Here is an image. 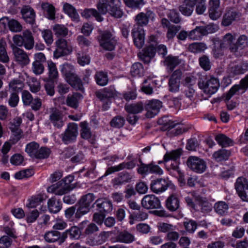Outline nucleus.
<instances>
[{
    "label": "nucleus",
    "mask_w": 248,
    "mask_h": 248,
    "mask_svg": "<svg viewBox=\"0 0 248 248\" xmlns=\"http://www.w3.org/2000/svg\"><path fill=\"white\" fill-rule=\"evenodd\" d=\"M74 180V177L68 176L62 179L58 183L53 184L47 188L48 193L54 194L57 195H62L70 191L72 187L70 184Z\"/></svg>",
    "instance_id": "7ed1b4c3"
},
{
    "label": "nucleus",
    "mask_w": 248,
    "mask_h": 248,
    "mask_svg": "<svg viewBox=\"0 0 248 248\" xmlns=\"http://www.w3.org/2000/svg\"><path fill=\"white\" fill-rule=\"evenodd\" d=\"M7 24L10 31L12 32H19L22 30V26L21 24L15 19H10L7 17H3L0 19V27H2L3 28H5Z\"/></svg>",
    "instance_id": "2eb2a0df"
},
{
    "label": "nucleus",
    "mask_w": 248,
    "mask_h": 248,
    "mask_svg": "<svg viewBox=\"0 0 248 248\" xmlns=\"http://www.w3.org/2000/svg\"><path fill=\"white\" fill-rule=\"evenodd\" d=\"M60 237V232L54 230L48 231L44 234V239L48 243H54L57 241Z\"/></svg>",
    "instance_id": "603ef678"
},
{
    "label": "nucleus",
    "mask_w": 248,
    "mask_h": 248,
    "mask_svg": "<svg viewBox=\"0 0 248 248\" xmlns=\"http://www.w3.org/2000/svg\"><path fill=\"white\" fill-rule=\"evenodd\" d=\"M94 196L93 193H88L81 197L78 203H81L91 207V204L94 201Z\"/></svg>",
    "instance_id": "69168bd1"
},
{
    "label": "nucleus",
    "mask_w": 248,
    "mask_h": 248,
    "mask_svg": "<svg viewBox=\"0 0 248 248\" xmlns=\"http://www.w3.org/2000/svg\"><path fill=\"white\" fill-rule=\"evenodd\" d=\"M182 154V150L181 149L173 150L170 152H167L164 155L163 160L162 161H159L158 163L160 164L163 162H168L170 160L175 161L180 157Z\"/></svg>",
    "instance_id": "e433bc0d"
},
{
    "label": "nucleus",
    "mask_w": 248,
    "mask_h": 248,
    "mask_svg": "<svg viewBox=\"0 0 248 248\" xmlns=\"http://www.w3.org/2000/svg\"><path fill=\"white\" fill-rule=\"evenodd\" d=\"M207 46L204 43L195 42L189 45L188 50L193 53H199L203 52L206 49Z\"/></svg>",
    "instance_id": "49530a36"
},
{
    "label": "nucleus",
    "mask_w": 248,
    "mask_h": 248,
    "mask_svg": "<svg viewBox=\"0 0 248 248\" xmlns=\"http://www.w3.org/2000/svg\"><path fill=\"white\" fill-rule=\"evenodd\" d=\"M15 45L18 47L23 46L27 50H31L34 46V40L32 33L29 30H25L21 34H16L13 37Z\"/></svg>",
    "instance_id": "f03ea898"
},
{
    "label": "nucleus",
    "mask_w": 248,
    "mask_h": 248,
    "mask_svg": "<svg viewBox=\"0 0 248 248\" xmlns=\"http://www.w3.org/2000/svg\"><path fill=\"white\" fill-rule=\"evenodd\" d=\"M230 154V151L222 149L215 152L213 155V157L217 162H220L228 159Z\"/></svg>",
    "instance_id": "de8ad7c7"
},
{
    "label": "nucleus",
    "mask_w": 248,
    "mask_h": 248,
    "mask_svg": "<svg viewBox=\"0 0 248 248\" xmlns=\"http://www.w3.org/2000/svg\"><path fill=\"white\" fill-rule=\"evenodd\" d=\"M166 129L167 130V135L169 136H176L183 133L185 131L184 126L180 124L175 123L172 121H169L166 125Z\"/></svg>",
    "instance_id": "f3484780"
},
{
    "label": "nucleus",
    "mask_w": 248,
    "mask_h": 248,
    "mask_svg": "<svg viewBox=\"0 0 248 248\" xmlns=\"http://www.w3.org/2000/svg\"><path fill=\"white\" fill-rule=\"evenodd\" d=\"M126 6L132 9H140L144 4V0H123Z\"/></svg>",
    "instance_id": "5fc2aeb1"
},
{
    "label": "nucleus",
    "mask_w": 248,
    "mask_h": 248,
    "mask_svg": "<svg viewBox=\"0 0 248 248\" xmlns=\"http://www.w3.org/2000/svg\"><path fill=\"white\" fill-rule=\"evenodd\" d=\"M101 14L100 12L97 11L95 9H86L81 13L82 17L85 18H89L91 16L94 17L96 20L99 22H101L103 20L104 18L101 16Z\"/></svg>",
    "instance_id": "58836bf2"
},
{
    "label": "nucleus",
    "mask_w": 248,
    "mask_h": 248,
    "mask_svg": "<svg viewBox=\"0 0 248 248\" xmlns=\"http://www.w3.org/2000/svg\"><path fill=\"white\" fill-rule=\"evenodd\" d=\"M182 76V72L180 69H176L173 72L169 80V91L172 93L179 92Z\"/></svg>",
    "instance_id": "1a4fd4ad"
},
{
    "label": "nucleus",
    "mask_w": 248,
    "mask_h": 248,
    "mask_svg": "<svg viewBox=\"0 0 248 248\" xmlns=\"http://www.w3.org/2000/svg\"><path fill=\"white\" fill-rule=\"evenodd\" d=\"M248 187V183L245 178L240 177L237 179L235 183V188L238 195Z\"/></svg>",
    "instance_id": "09e8293b"
},
{
    "label": "nucleus",
    "mask_w": 248,
    "mask_h": 248,
    "mask_svg": "<svg viewBox=\"0 0 248 248\" xmlns=\"http://www.w3.org/2000/svg\"><path fill=\"white\" fill-rule=\"evenodd\" d=\"M198 84L199 87L205 93L209 95L216 93L219 87L218 80L215 78H211L206 80L201 78L199 80Z\"/></svg>",
    "instance_id": "39448f33"
},
{
    "label": "nucleus",
    "mask_w": 248,
    "mask_h": 248,
    "mask_svg": "<svg viewBox=\"0 0 248 248\" xmlns=\"http://www.w3.org/2000/svg\"><path fill=\"white\" fill-rule=\"evenodd\" d=\"M181 61L177 56L169 55L166 57L164 63V65L167 66L168 69L172 71L173 69L180 63Z\"/></svg>",
    "instance_id": "72a5a7b5"
},
{
    "label": "nucleus",
    "mask_w": 248,
    "mask_h": 248,
    "mask_svg": "<svg viewBox=\"0 0 248 248\" xmlns=\"http://www.w3.org/2000/svg\"><path fill=\"white\" fill-rule=\"evenodd\" d=\"M215 140L222 147H228L232 145V140L224 134L217 135L215 137Z\"/></svg>",
    "instance_id": "3c124183"
},
{
    "label": "nucleus",
    "mask_w": 248,
    "mask_h": 248,
    "mask_svg": "<svg viewBox=\"0 0 248 248\" xmlns=\"http://www.w3.org/2000/svg\"><path fill=\"white\" fill-rule=\"evenodd\" d=\"M143 84L144 85L141 87L142 91L147 94H151L153 93V87L157 83L156 80H152L150 78H148L144 80Z\"/></svg>",
    "instance_id": "8fccbe9b"
},
{
    "label": "nucleus",
    "mask_w": 248,
    "mask_h": 248,
    "mask_svg": "<svg viewBox=\"0 0 248 248\" xmlns=\"http://www.w3.org/2000/svg\"><path fill=\"white\" fill-rule=\"evenodd\" d=\"M167 208L170 211L173 212L178 209L180 206L179 200L175 194L170 195L166 201Z\"/></svg>",
    "instance_id": "c756f323"
},
{
    "label": "nucleus",
    "mask_w": 248,
    "mask_h": 248,
    "mask_svg": "<svg viewBox=\"0 0 248 248\" xmlns=\"http://www.w3.org/2000/svg\"><path fill=\"white\" fill-rule=\"evenodd\" d=\"M39 148V144L35 141H32L26 145L25 151L31 157L35 158Z\"/></svg>",
    "instance_id": "864d4df0"
},
{
    "label": "nucleus",
    "mask_w": 248,
    "mask_h": 248,
    "mask_svg": "<svg viewBox=\"0 0 248 248\" xmlns=\"http://www.w3.org/2000/svg\"><path fill=\"white\" fill-rule=\"evenodd\" d=\"M116 94L115 90L114 88H105L103 90L97 91L96 92V97L101 101L105 103L103 105V108L105 109H107V106L109 105L110 102L109 98L113 97Z\"/></svg>",
    "instance_id": "ddd939ff"
},
{
    "label": "nucleus",
    "mask_w": 248,
    "mask_h": 248,
    "mask_svg": "<svg viewBox=\"0 0 248 248\" xmlns=\"http://www.w3.org/2000/svg\"><path fill=\"white\" fill-rule=\"evenodd\" d=\"M125 120L121 116H117L114 117L110 122V125L115 128H121L124 124Z\"/></svg>",
    "instance_id": "338daca9"
},
{
    "label": "nucleus",
    "mask_w": 248,
    "mask_h": 248,
    "mask_svg": "<svg viewBox=\"0 0 248 248\" xmlns=\"http://www.w3.org/2000/svg\"><path fill=\"white\" fill-rule=\"evenodd\" d=\"M220 41L223 47L228 48L232 52L237 51V46L234 42L235 38L231 33L226 34Z\"/></svg>",
    "instance_id": "5701e85b"
},
{
    "label": "nucleus",
    "mask_w": 248,
    "mask_h": 248,
    "mask_svg": "<svg viewBox=\"0 0 248 248\" xmlns=\"http://www.w3.org/2000/svg\"><path fill=\"white\" fill-rule=\"evenodd\" d=\"M131 177L128 172L120 173L118 176L112 180L113 186H116L125 184L130 181Z\"/></svg>",
    "instance_id": "2f4dec72"
},
{
    "label": "nucleus",
    "mask_w": 248,
    "mask_h": 248,
    "mask_svg": "<svg viewBox=\"0 0 248 248\" xmlns=\"http://www.w3.org/2000/svg\"><path fill=\"white\" fill-rule=\"evenodd\" d=\"M168 17L170 21L174 23L178 24L181 22V18L179 13L176 10L172 9L169 11Z\"/></svg>",
    "instance_id": "0e129e2a"
},
{
    "label": "nucleus",
    "mask_w": 248,
    "mask_h": 248,
    "mask_svg": "<svg viewBox=\"0 0 248 248\" xmlns=\"http://www.w3.org/2000/svg\"><path fill=\"white\" fill-rule=\"evenodd\" d=\"M52 30L57 37H65L71 31L63 25L56 24L52 27Z\"/></svg>",
    "instance_id": "a18cd8bd"
},
{
    "label": "nucleus",
    "mask_w": 248,
    "mask_h": 248,
    "mask_svg": "<svg viewBox=\"0 0 248 248\" xmlns=\"http://www.w3.org/2000/svg\"><path fill=\"white\" fill-rule=\"evenodd\" d=\"M51 153L50 150L46 147L39 148L35 158L37 159H45L47 158Z\"/></svg>",
    "instance_id": "680f3d73"
},
{
    "label": "nucleus",
    "mask_w": 248,
    "mask_h": 248,
    "mask_svg": "<svg viewBox=\"0 0 248 248\" xmlns=\"http://www.w3.org/2000/svg\"><path fill=\"white\" fill-rule=\"evenodd\" d=\"M48 77L49 80H56L59 77V73L56 65L52 61L47 62Z\"/></svg>",
    "instance_id": "c9c22d12"
},
{
    "label": "nucleus",
    "mask_w": 248,
    "mask_h": 248,
    "mask_svg": "<svg viewBox=\"0 0 248 248\" xmlns=\"http://www.w3.org/2000/svg\"><path fill=\"white\" fill-rule=\"evenodd\" d=\"M143 68L142 65L140 62L134 63L130 70V73L133 77H140L142 75Z\"/></svg>",
    "instance_id": "4d7b16f0"
},
{
    "label": "nucleus",
    "mask_w": 248,
    "mask_h": 248,
    "mask_svg": "<svg viewBox=\"0 0 248 248\" xmlns=\"http://www.w3.org/2000/svg\"><path fill=\"white\" fill-rule=\"evenodd\" d=\"M78 135V125L77 124L69 123L63 134L62 140L65 144H69L76 141Z\"/></svg>",
    "instance_id": "0eeeda50"
},
{
    "label": "nucleus",
    "mask_w": 248,
    "mask_h": 248,
    "mask_svg": "<svg viewBox=\"0 0 248 248\" xmlns=\"http://www.w3.org/2000/svg\"><path fill=\"white\" fill-rule=\"evenodd\" d=\"M116 239L117 242L129 244L135 241V236L128 232L124 231L118 233Z\"/></svg>",
    "instance_id": "7c9ffc66"
},
{
    "label": "nucleus",
    "mask_w": 248,
    "mask_h": 248,
    "mask_svg": "<svg viewBox=\"0 0 248 248\" xmlns=\"http://www.w3.org/2000/svg\"><path fill=\"white\" fill-rule=\"evenodd\" d=\"M41 35L46 44L50 46L53 42L52 32L50 30L46 29L41 31Z\"/></svg>",
    "instance_id": "bf43d9fd"
},
{
    "label": "nucleus",
    "mask_w": 248,
    "mask_h": 248,
    "mask_svg": "<svg viewBox=\"0 0 248 248\" xmlns=\"http://www.w3.org/2000/svg\"><path fill=\"white\" fill-rule=\"evenodd\" d=\"M22 18L26 23L32 24L35 22V13L29 6H24L21 10Z\"/></svg>",
    "instance_id": "393cba45"
},
{
    "label": "nucleus",
    "mask_w": 248,
    "mask_h": 248,
    "mask_svg": "<svg viewBox=\"0 0 248 248\" xmlns=\"http://www.w3.org/2000/svg\"><path fill=\"white\" fill-rule=\"evenodd\" d=\"M142 207L146 209H158L161 207L159 199L153 194L146 195L141 201Z\"/></svg>",
    "instance_id": "9d476101"
},
{
    "label": "nucleus",
    "mask_w": 248,
    "mask_h": 248,
    "mask_svg": "<svg viewBox=\"0 0 248 248\" xmlns=\"http://www.w3.org/2000/svg\"><path fill=\"white\" fill-rule=\"evenodd\" d=\"M94 78L96 83L101 86H105L108 81L107 73L102 71L96 72L94 76Z\"/></svg>",
    "instance_id": "37998d69"
},
{
    "label": "nucleus",
    "mask_w": 248,
    "mask_h": 248,
    "mask_svg": "<svg viewBox=\"0 0 248 248\" xmlns=\"http://www.w3.org/2000/svg\"><path fill=\"white\" fill-rule=\"evenodd\" d=\"M155 17V14L152 11H148L145 13L141 12L135 16L136 24L134 26H139L142 28L143 26L147 25L149 19L153 20Z\"/></svg>",
    "instance_id": "6ab92c4d"
},
{
    "label": "nucleus",
    "mask_w": 248,
    "mask_h": 248,
    "mask_svg": "<svg viewBox=\"0 0 248 248\" xmlns=\"http://www.w3.org/2000/svg\"><path fill=\"white\" fill-rule=\"evenodd\" d=\"M55 45L56 48L54 52V56L56 58L67 55L71 52V48L68 46L67 41L63 38L58 39L55 42Z\"/></svg>",
    "instance_id": "9b49d317"
},
{
    "label": "nucleus",
    "mask_w": 248,
    "mask_h": 248,
    "mask_svg": "<svg viewBox=\"0 0 248 248\" xmlns=\"http://www.w3.org/2000/svg\"><path fill=\"white\" fill-rule=\"evenodd\" d=\"M240 14L235 10H229L225 13L223 17L222 25L224 26L230 25L233 21L239 18Z\"/></svg>",
    "instance_id": "bb28decb"
},
{
    "label": "nucleus",
    "mask_w": 248,
    "mask_h": 248,
    "mask_svg": "<svg viewBox=\"0 0 248 248\" xmlns=\"http://www.w3.org/2000/svg\"><path fill=\"white\" fill-rule=\"evenodd\" d=\"M95 203L96 204L97 210L101 213H108L112 210L111 202L106 199H98Z\"/></svg>",
    "instance_id": "cd10ccee"
},
{
    "label": "nucleus",
    "mask_w": 248,
    "mask_h": 248,
    "mask_svg": "<svg viewBox=\"0 0 248 248\" xmlns=\"http://www.w3.org/2000/svg\"><path fill=\"white\" fill-rule=\"evenodd\" d=\"M55 80L47 79L45 84V88L47 95L52 96L54 95V81Z\"/></svg>",
    "instance_id": "774afa93"
},
{
    "label": "nucleus",
    "mask_w": 248,
    "mask_h": 248,
    "mask_svg": "<svg viewBox=\"0 0 248 248\" xmlns=\"http://www.w3.org/2000/svg\"><path fill=\"white\" fill-rule=\"evenodd\" d=\"M47 208L50 213H58L62 208V203L60 200L55 197H52L47 201Z\"/></svg>",
    "instance_id": "c85d7f7f"
},
{
    "label": "nucleus",
    "mask_w": 248,
    "mask_h": 248,
    "mask_svg": "<svg viewBox=\"0 0 248 248\" xmlns=\"http://www.w3.org/2000/svg\"><path fill=\"white\" fill-rule=\"evenodd\" d=\"M131 35L135 46L138 48H142L145 42V32L143 28L134 26Z\"/></svg>",
    "instance_id": "6e6552de"
},
{
    "label": "nucleus",
    "mask_w": 248,
    "mask_h": 248,
    "mask_svg": "<svg viewBox=\"0 0 248 248\" xmlns=\"http://www.w3.org/2000/svg\"><path fill=\"white\" fill-rule=\"evenodd\" d=\"M169 186L168 181L160 178L152 181L150 189L154 193L159 194L165 191Z\"/></svg>",
    "instance_id": "dca6fc26"
},
{
    "label": "nucleus",
    "mask_w": 248,
    "mask_h": 248,
    "mask_svg": "<svg viewBox=\"0 0 248 248\" xmlns=\"http://www.w3.org/2000/svg\"><path fill=\"white\" fill-rule=\"evenodd\" d=\"M49 120L50 123L58 128L62 127L64 125L63 116L61 111L56 108L51 109Z\"/></svg>",
    "instance_id": "4468645a"
},
{
    "label": "nucleus",
    "mask_w": 248,
    "mask_h": 248,
    "mask_svg": "<svg viewBox=\"0 0 248 248\" xmlns=\"http://www.w3.org/2000/svg\"><path fill=\"white\" fill-rule=\"evenodd\" d=\"M162 107V102L158 100H152L146 102L144 106L146 110V117L147 118H153L155 116L159 111Z\"/></svg>",
    "instance_id": "f8f14e48"
},
{
    "label": "nucleus",
    "mask_w": 248,
    "mask_h": 248,
    "mask_svg": "<svg viewBox=\"0 0 248 248\" xmlns=\"http://www.w3.org/2000/svg\"><path fill=\"white\" fill-rule=\"evenodd\" d=\"M121 0H99L96 6L101 14L108 13L111 16L115 18H121L124 15L121 8Z\"/></svg>",
    "instance_id": "f257e3e1"
},
{
    "label": "nucleus",
    "mask_w": 248,
    "mask_h": 248,
    "mask_svg": "<svg viewBox=\"0 0 248 248\" xmlns=\"http://www.w3.org/2000/svg\"><path fill=\"white\" fill-rule=\"evenodd\" d=\"M9 86L13 91L17 93L21 91L23 89L24 84L23 82L19 79H14L9 83Z\"/></svg>",
    "instance_id": "13d9d810"
},
{
    "label": "nucleus",
    "mask_w": 248,
    "mask_h": 248,
    "mask_svg": "<svg viewBox=\"0 0 248 248\" xmlns=\"http://www.w3.org/2000/svg\"><path fill=\"white\" fill-rule=\"evenodd\" d=\"M214 208L217 214L223 216L227 214L229 210V205L225 202L219 201L215 203Z\"/></svg>",
    "instance_id": "ea45409f"
},
{
    "label": "nucleus",
    "mask_w": 248,
    "mask_h": 248,
    "mask_svg": "<svg viewBox=\"0 0 248 248\" xmlns=\"http://www.w3.org/2000/svg\"><path fill=\"white\" fill-rule=\"evenodd\" d=\"M214 47L212 50L213 54L215 58H218L222 56L226 47H223L220 40H214Z\"/></svg>",
    "instance_id": "79ce46f5"
},
{
    "label": "nucleus",
    "mask_w": 248,
    "mask_h": 248,
    "mask_svg": "<svg viewBox=\"0 0 248 248\" xmlns=\"http://www.w3.org/2000/svg\"><path fill=\"white\" fill-rule=\"evenodd\" d=\"M186 163L191 170L198 173H203L207 168L205 162L202 159L197 156H189Z\"/></svg>",
    "instance_id": "423d86ee"
},
{
    "label": "nucleus",
    "mask_w": 248,
    "mask_h": 248,
    "mask_svg": "<svg viewBox=\"0 0 248 248\" xmlns=\"http://www.w3.org/2000/svg\"><path fill=\"white\" fill-rule=\"evenodd\" d=\"M230 74L232 76H235L243 74L248 71V62H242L238 64L232 65L230 66Z\"/></svg>",
    "instance_id": "b1692460"
},
{
    "label": "nucleus",
    "mask_w": 248,
    "mask_h": 248,
    "mask_svg": "<svg viewBox=\"0 0 248 248\" xmlns=\"http://www.w3.org/2000/svg\"><path fill=\"white\" fill-rule=\"evenodd\" d=\"M13 53L16 62L21 66H26L30 63L29 56L23 49L16 47L13 48Z\"/></svg>",
    "instance_id": "a211bd4d"
},
{
    "label": "nucleus",
    "mask_w": 248,
    "mask_h": 248,
    "mask_svg": "<svg viewBox=\"0 0 248 248\" xmlns=\"http://www.w3.org/2000/svg\"><path fill=\"white\" fill-rule=\"evenodd\" d=\"M45 200V198L42 194L33 195L28 199L26 206L29 208H35Z\"/></svg>",
    "instance_id": "f704fd0d"
},
{
    "label": "nucleus",
    "mask_w": 248,
    "mask_h": 248,
    "mask_svg": "<svg viewBox=\"0 0 248 248\" xmlns=\"http://www.w3.org/2000/svg\"><path fill=\"white\" fill-rule=\"evenodd\" d=\"M125 109L128 113L137 114L141 112L144 109V105L141 102L126 105Z\"/></svg>",
    "instance_id": "a19ab883"
},
{
    "label": "nucleus",
    "mask_w": 248,
    "mask_h": 248,
    "mask_svg": "<svg viewBox=\"0 0 248 248\" xmlns=\"http://www.w3.org/2000/svg\"><path fill=\"white\" fill-rule=\"evenodd\" d=\"M155 46H149L138 53L139 58L145 63H149L155 54Z\"/></svg>",
    "instance_id": "aec40b11"
},
{
    "label": "nucleus",
    "mask_w": 248,
    "mask_h": 248,
    "mask_svg": "<svg viewBox=\"0 0 248 248\" xmlns=\"http://www.w3.org/2000/svg\"><path fill=\"white\" fill-rule=\"evenodd\" d=\"M219 4V0H210L209 1V15L213 20H217L221 15Z\"/></svg>",
    "instance_id": "4be33fe9"
},
{
    "label": "nucleus",
    "mask_w": 248,
    "mask_h": 248,
    "mask_svg": "<svg viewBox=\"0 0 248 248\" xmlns=\"http://www.w3.org/2000/svg\"><path fill=\"white\" fill-rule=\"evenodd\" d=\"M41 8L48 19L52 20L55 18V8L52 4L44 2L41 4Z\"/></svg>",
    "instance_id": "c03bdc74"
},
{
    "label": "nucleus",
    "mask_w": 248,
    "mask_h": 248,
    "mask_svg": "<svg viewBox=\"0 0 248 248\" xmlns=\"http://www.w3.org/2000/svg\"><path fill=\"white\" fill-rule=\"evenodd\" d=\"M62 74L66 78L75 72L74 66L68 63H64L61 66Z\"/></svg>",
    "instance_id": "e2e57ef3"
},
{
    "label": "nucleus",
    "mask_w": 248,
    "mask_h": 248,
    "mask_svg": "<svg viewBox=\"0 0 248 248\" xmlns=\"http://www.w3.org/2000/svg\"><path fill=\"white\" fill-rule=\"evenodd\" d=\"M99 45L104 49L112 51L117 43L116 37L109 31H100L97 37Z\"/></svg>",
    "instance_id": "20e7f679"
},
{
    "label": "nucleus",
    "mask_w": 248,
    "mask_h": 248,
    "mask_svg": "<svg viewBox=\"0 0 248 248\" xmlns=\"http://www.w3.org/2000/svg\"><path fill=\"white\" fill-rule=\"evenodd\" d=\"M80 136L85 140H88L91 143L93 144L95 142V137L91 131L89 124L86 121L80 123Z\"/></svg>",
    "instance_id": "412c9836"
},
{
    "label": "nucleus",
    "mask_w": 248,
    "mask_h": 248,
    "mask_svg": "<svg viewBox=\"0 0 248 248\" xmlns=\"http://www.w3.org/2000/svg\"><path fill=\"white\" fill-rule=\"evenodd\" d=\"M78 204L79 206L76 213V218L78 219L80 218L82 216L88 213L91 209V207L84 205L82 203H78Z\"/></svg>",
    "instance_id": "052dcab7"
},
{
    "label": "nucleus",
    "mask_w": 248,
    "mask_h": 248,
    "mask_svg": "<svg viewBox=\"0 0 248 248\" xmlns=\"http://www.w3.org/2000/svg\"><path fill=\"white\" fill-rule=\"evenodd\" d=\"M191 195L197 201L201 206V212L204 214L210 213L212 210V205L209 202L204 200L199 196H196L195 192H191Z\"/></svg>",
    "instance_id": "a878e982"
},
{
    "label": "nucleus",
    "mask_w": 248,
    "mask_h": 248,
    "mask_svg": "<svg viewBox=\"0 0 248 248\" xmlns=\"http://www.w3.org/2000/svg\"><path fill=\"white\" fill-rule=\"evenodd\" d=\"M82 97L81 94L78 93L69 94L66 97V103L67 106L73 108H77L78 106V101Z\"/></svg>",
    "instance_id": "473e14b6"
},
{
    "label": "nucleus",
    "mask_w": 248,
    "mask_h": 248,
    "mask_svg": "<svg viewBox=\"0 0 248 248\" xmlns=\"http://www.w3.org/2000/svg\"><path fill=\"white\" fill-rule=\"evenodd\" d=\"M204 36L201 26L196 27L188 33V38L192 40H201Z\"/></svg>",
    "instance_id": "6e6d98bb"
},
{
    "label": "nucleus",
    "mask_w": 248,
    "mask_h": 248,
    "mask_svg": "<svg viewBox=\"0 0 248 248\" xmlns=\"http://www.w3.org/2000/svg\"><path fill=\"white\" fill-rule=\"evenodd\" d=\"M64 12L68 15L73 21H78L79 16L76 9L71 4L65 3L63 5Z\"/></svg>",
    "instance_id": "4c0bfd02"
}]
</instances>
